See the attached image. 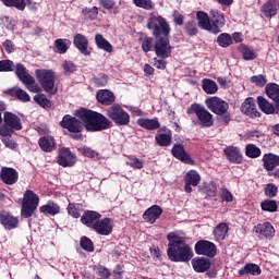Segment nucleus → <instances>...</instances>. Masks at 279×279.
Listing matches in <instances>:
<instances>
[{
	"instance_id": "obj_1",
	"label": "nucleus",
	"mask_w": 279,
	"mask_h": 279,
	"mask_svg": "<svg viewBox=\"0 0 279 279\" xmlns=\"http://www.w3.org/2000/svg\"><path fill=\"white\" fill-rule=\"evenodd\" d=\"M148 29H153V36H155L156 41L154 44V51L157 58L167 60L171 58L173 51V46L169 41V36L171 34V26L165 17L153 16L147 23Z\"/></svg>"
},
{
	"instance_id": "obj_2",
	"label": "nucleus",
	"mask_w": 279,
	"mask_h": 279,
	"mask_svg": "<svg viewBox=\"0 0 279 279\" xmlns=\"http://www.w3.org/2000/svg\"><path fill=\"white\" fill-rule=\"evenodd\" d=\"M167 239L169 241L167 254L172 263H189L193 258V250L186 244V238L178 232H170Z\"/></svg>"
},
{
	"instance_id": "obj_3",
	"label": "nucleus",
	"mask_w": 279,
	"mask_h": 279,
	"mask_svg": "<svg viewBox=\"0 0 279 279\" xmlns=\"http://www.w3.org/2000/svg\"><path fill=\"white\" fill-rule=\"evenodd\" d=\"M74 114L83 121L87 132H102V130H108L112 125V122L106 116L93 110L82 108L76 110Z\"/></svg>"
},
{
	"instance_id": "obj_4",
	"label": "nucleus",
	"mask_w": 279,
	"mask_h": 279,
	"mask_svg": "<svg viewBox=\"0 0 279 279\" xmlns=\"http://www.w3.org/2000/svg\"><path fill=\"white\" fill-rule=\"evenodd\" d=\"M205 106L210 112L220 117L221 123H226V125L230 123V113L228 112L230 105L226 100L217 96L209 97L205 100Z\"/></svg>"
},
{
	"instance_id": "obj_5",
	"label": "nucleus",
	"mask_w": 279,
	"mask_h": 279,
	"mask_svg": "<svg viewBox=\"0 0 279 279\" xmlns=\"http://www.w3.org/2000/svg\"><path fill=\"white\" fill-rule=\"evenodd\" d=\"M187 114H196L195 125H201V128H213L215 125V119L213 118V113L206 110V107L199 104H192L190 108H187Z\"/></svg>"
},
{
	"instance_id": "obj_6",
	"label": "nucleus",
	"mask_w": 279,
	"mask_h": 279,
	"mask_svg": "<svg viewBox=\"0 0 279 279\" xmlns=\"http://www.w3.org/2000/svg\"><path fill=\"white\" fill-rule=\"evenodd\" d=\"M38 204H40V197L37 196L36 193L32 190H26L23 195L21 215L24 219H29L36 213L38 208Z\"/></svg>"
},
{
	"instance_id": "obj_7",
	"label": "nucleus",
	"mask_w": 279,
	"mask_h": 279,
	"mask_svg": "<svg viewBox=\"0 0 279 279\" xmlns=\"http://www.w3.org/2000/svg\"><path fill=\"white\" fill-rule=\"evenodd\" d=\"M15 75L20 82L24 84L25 88L29 90V93H40V85L36 83V78H34V76L29 75L23 63H17L15 65Z\"/></svg>"
},
{
	"instance_id": "obj_8",
	"label": "nucleus",
	"mask_w": 279,
	"mask_h": 279,
	"mask_svg": "<svg viewBox=\"0 0 279 279\" xmlns=\"http://www.w3.org/2000/svg\"><path fill=\"white\" fill-rule=\"evenodd\" d=\"M35 75L48 95H56V73L51 70H36Z\"/></svg>"
},
{
	"instance_id": "obj_9",
	"label": "nucleus",
	"mask_w": 279,
	"mask_h": 279,
	"mask_svg": "<svg viewBox=\"0 0 279 279\" xmlns=\"http://www.w3.org/2000/svg\"><path fill=\"white\" fill-rule=\"evenodd\" d=\"M107 117L116 123V125H130V113L121 108L120 105H113L107 109Z\"/></svg>"
},
{
	"instance_id": "obj_10",
	"label": "nucleus",
	"mask_w": 279,
	"mask_h": 279,
	"mask_svg": "<svg viewBox=\"0 0 279 279\" xmlns=\"http://www.w3.org/2000/svg\"><path fill=\"white\" fill-rule=\"evenodd\" d=\"M194 250L198 256H207V258H215L217 256V246L210 241H197Z\"/></svg>"
},
{
	"instance_id": "obj_11",
	"label": "nucleus",
	"mask_w": 279,
	"mask_h": 279,
	"mask_svg": "<svg viewBox=\"0 0 279 279\" xmlns=\"http://www.w3.org/2000/svg\"><path fill=\"white\" fill-rule=\"evenodd\" d=\"M60 125L63 130H68V132H71L72 134H80L82 130H84V122L70 114L63 117Z\"/></svg>"
},
{
	"instance_id": "obj_12",
	"label": "nucleus",
	"mask_w": 279,
	"mask_h": 279,
	"mask_svg": "<svg viewBox=\"0 0 279 279\" xmlns=\"http://www.w3.org/2000/svg\"><path fill=\"white\" fill-rule=\"evenodd\" d=\"M240 110L243 114L250 117V119H258V117H260V112L256 108V102L252 97L246 98L245 101L242 102Z\"/></svg>"
},
{
	"instance_id": "obj_13",
	"label": "nucleus",
	"mask_w": 279,
	"mask_h": 279,
	"mask_svg": "<svg viewBox=\"0 0 279 279\" xmlns=\"http://www.w3.org/2000/svg\"><path fill=\"white\" fill-rule=\"evenodd\" d=\"M77 162V158L69 148H61L58 157L60 167H73Z\"/></svg>"
},
{
	"instance_id": "obj_14",
	"label": "nucleus",
	"mask_w": 279,
	"mask_h": 279,
	"mask_svg": "<svg viewBox=\"0 0 279 279\" xmlns=\"http://www.w3.org/2000/svg\"><path fill=\"white\" fill-rule=\"evenodd\" d=\"M211 15V34H220L221 27L226 25V17H223V13H221L217 9H213L210 11Z\"/></svg>"
},
{
	"instance_id": "obj_15",
	"label": "nucleus",
	"mask_w": 279,
	"mask_h": 279,
	"mask_svg": "<svg viewBox=\"0 0 279 279\" xmlns=\"http://www.w3.org/2000/svg\"><path fill=\"white\" fill-rule=\"evenodd\" d=\"M0 180H2L3 184L12 186L19 182V172L14 168L3 167L0 171Z\"/></svg>"
},
{
	"instance_id": "obj_16",
	"label": "nucleus",
	"mask_w": 279,
	"mask_h": 279,
	"mask_svg": "<svg viewBox=\"0 0 279 279\" xmlns=\"http://www.w3.org/2000/svg\"><path fill=\"white\" fill-rule=\"evenodd\" d=\"M257 106L264 114H279L278 102L271 104L263 96L257 97Z\"/></svg>"
},
{
	"instance_id": "obj_17",
	"label": "nucleus",
	"mask_w": 279,
	"mask_h": 279,
	"mask_svg": "<svg viewBox=\"0 0 279 279\" xmlns=\"http://www.w3.org/2000/svg\"><path fill=\"white\" fill-rule=\"evenodd\" d=\"M38 146L41 149V151H45V154H51V151H56L58 148L56 144V138L51 135H44L38 140Z\"/></svg>"
},
{
	"instance_id": "obj_18",
	"label": "nucleus",
	"mask_w": 279,
	"mask_h": 279,
	"mask_svg": "<svg viewBox=\"0 0 279 279\" xmlns=\"http://www.w3.org/2000/svg\"><path fill=\"white\" fill-rule=\"evenodd\" d=\"M202 182V177L199 173L195 170H190L185 174V186L184 191L185 193H193V187L191 186H197Z\"/></svg>"
},
{
	"instance_id": "obj_19",
	"label": "nucleus",
	"mask_w": 279,
	"mask_h": 279,
	"mask_svg": "<svg viewBox=\"0 0 279 279\" xmlns=\"http://www.w3.org/2000/svg\"><path fill=\"white\" fill-rule=\"evenodd\" d=\"M3 121L4 124L7 125V128H10V130H23V124L21 123V118H19V116L10 112V111H5L3 114Z\"/></svg>"
},
{
	"instance_id": "obj_20",
	"label": "nucleus",
	"mask_w": 279,
	"mask_h": 279,
	"mask_svg": "<svg viewBox=\"0 0 279 279\" xmlns=\"http://www.w3.org/2000/svg\"><path fill=\"white\" fill-rule=\"evenodd\" d=\"M73 45L83 56H90V50H88V38L83 34L74 35Z\"/></svg>"
},
{
	"instance_id": "obj_21",
	"label": "nucleus",
	"mask_w": 279,
	"mask_h": 279,
	"mask_svg": "<svg viewBox=\"0 0 279 279\" xmlns=\"http://www.w3.org/2000/svg\"><path fill=\"white\" fill-rule=\"evenodd\" d=\"M254 232L256 234H260L264 239H274L276 235V229H274V226L270 225V222H264L255 226Z\"/></svg>"
},
{
	"instance_id": "obj_22",
	"label": "nucleus",
	"mask_w": 279,
	"mask_h": 279,
	"mask_svg": "<svg viewBox=\"0 0 279 279\" xmlns=\"http://www.w3.org/2000/svg\"><path fill=\"white\" fill-rule=\"evenodd\" d=\"M223 151L229 162H233V165H241V162H243V155L241 154V149H239V147L229 146L225 148Z\"/></svg>"
},
{
	"instance_id": "obj_23",
	"label": "nucleus",
	"mask_w": 279,
	"mask_h": 279,
	"mask_svg": "<svg viewBox=\"0 0 279 279\" xmlns=\"http://www.w3.org/2000/svg\"><path fill=\"white\" fill-rule=\"evenodd\" d=\"M279 1L278 0H268L262 5V13L266 19H274L278 14Z\"/></svg>"
},
{
	"instance_id": "obj_24",
	"label": "nucleus",
	"mask_w": 279,
	"mask_h": 279,
	"mask_svg": "<svg viewBox=\"0 0 279 279\" xmlns=\"http://www.w3.org/2000/svg\"><path fill=\"white\" fill-rule=\"evenodd\" d=\"M160 215H162V207L158 205H153L143 214V219L147 221V223H156L157 219H160Z\"/></svg>"
},
{
	"instance_id": "obj_25",
	"label": "nucleus",
	"mask_w": 279,
	"mask_h": 279,
	"mask_svg": "<svg viewBox=\"0 0 279 279\" xmlns=\"http://www.w3.org/2000/svg\"><path fill=\"white\" fill-rule=\"evenodd\" d=\"M192 267L196 274H204L211 267L210 259L205 257H195L192 259Z\"/></svg>"
},
{
	"instance_id": "obj_26",
	"label": "nucleus",
	"mask_w": 279,
	"mask_h": 279,
	"mask_svg": "<svg viewBox=\"0 0 279 279\" xmlns=\"http://www.w3.org/2000/svg\"><path fill=\"white\" fill-rule=\"evenodd\" d=\"M94 230L102 236H108V234H112V225L110 223V218H104L102 220H98V222L94 225Z\"/></svg>"
},
{
	"instance_id": "obj_27",
	"label": "nucleus",
	"mask_w": 279,
	"mask_h": 279,
	"mask_svg": "<svg viewBox=\"0 0 279 279\" xmlns=\"http://www.w3.org/2000/svg\"><path fill=\"white\" fill-rule=\"evenodd\" d=\"M96 99L102 106H112L114 104V93L108 89H100L96 94Z\"/></svg>"
},
{
	"instance_id": "obj_28",
	"label": "nucleus",
	"mask_w": 279,
	"mask_h": 279,
	"mask_svg": "<svg viewBox=\"0 0 279 279\" xmlns=\"http://www.w3.org/2000/svg\"><path fill=\"white\" fill-rule=\"evenodd\" d=\"M263 167L266 171H274L276 167H279V156L271 153L263 156Z\"/></svg>"
},
{
	"instance_id": "obj_29",
	"label": "nucleus",
	"mask_w": 279,
	"mask_h": 279,
	"mask_svg": "<svg viewBox=\"0 0 279 279\" xmlns=\"http://www.w3.org/2000/svg\"><path fill=\"white\" fill-rule=\"evenodd\" d=\"M172 156H174V158H178V160L185 162V165H191L193 162L189 154H186V150H184V146H182L181 144H175L172 147Z\"/></svg>"
},
{
	"instance_id": "obj_30",
	"label": "nucleus",
	"mask_w": 279,
	"mask_h": 279,
	"mask_svg": "<svg viewBox=\"0 0 279 279\" xmlns=\"http://www.w3.org/2000/svg\"><path fill=\"white\" fill-rule=\"evenodd\" d=\"M196 19L198 21V27L201 29H205L206 32H210L213 34V22L210 21V17L206 12L204 11H198L196 13Z\"/></svg>"
},
{
	"instance_id": "obj_31",
	"label": "nucleus",
	"mask_w": 279,
	"mask_h": 279,
	"mask_svg": "<svg viewBox=\"0 0 279 279\" xmlns=\"http://www.w3.org/2000/svg\"><path fill=\"white\" fill-rule=\"evenodd\" d=\"M101 215L97 211H86L82 217L81 221L88 228H95V225L99 221Z\"/></svg>"
},
{
	"instance_id": "obj_32",
	"label": "nucleus",
	"mask_w": 279,
	"mask_h": 279,
	"mask_svg": "<svg viewBox=\"0 0 279 279\" xmlns=\"http://www.w3.org/2000/svg\"><path fill=\"white\" fill-rule=\"evenodd\" d=\"M5 93H7V95H11V97H16V99H19V101H23L24 104L27 101H31V99H32L29 94H27V92H25L21 87L10 88Z\"/></svg>"
},
{
	"instance_id": "obj_33",
	"label": "nucleus",
	"mask_w": 279,
	"mask_h": 279,
	"mask_svg": "<svg viewBox=\"0 0 279 279\" xmlns=\"http://www.w3.org/2000/svg\"><path fill=\"white\" fill-rule=\"evenodd\" d=\"M0 222L5 230H14V228H19V218L12 215L0 214Z\"/></svg>"
},
{
	"instance_id": "obj_34",
	"label": "nucleus",
	"mask_w": 279,
	"mask_h": 279,
	"mask_svg": "<svg viewBox=\"0 0 279 279\" xmlns=\"http://www.w3.org/2000/svg\"><path fill=\"white\" fill-rule=\"evenodd\" d=\"M95 44H96V47H98V49H101L107 53H112V51H114V48L110 45V41L104 38V35L101 34L95 35Z\"/></svg>"
},
{
	"instance_id": "obj_35",
	"label": "nucleus",
	"mask_w": 279,
	"mask_h": 279,
	"mask_svg": "<svg viewBox=\"0 0 279 279\" xmlns=\"http://www.w3.org/2000/svg\"><path fill=\"white\" fill-rule=\"evenodd\" d=\"M260 266L256 264H246L239 270V276H260Z\"/></svg>"
},
{
	"instance_id": "obj_36",
	"label": "nucleus",
	"mask_w": 279,
	"mask_h": 279,
	"mask_svg": "<svg viewBox=\"0 0 279 279\" xmlns=\"http://www.w3.org/2000/svg\"><path fill=\"white\" fill-rule=\"evenodd\" d=\"M137 125H140V128H144V130L154 131L160 128V122L158 121V118L140 119L137 120Z\"/></svg>"
},
{
	"instance_id": "obj_37",
	"label": "nucleus",
	"mask_w": 279,
	"mask_h": 279,
	"mask_svg": "<svg viewBox=\"0 0 279 279\" xmlns=\"http://www.w3.org/2000/svg\"><path fill=\"white\" fill-rule=\"evenodd\" d=\"M266 95L274 101V104H278L279 107V85L276 83H269L266 85Z\"/></svg>"
},
{
	"instance_id": "obj_38",
	"label": "nucleus",
	"mask_w": 279,
	"mask_h": 279,
	"mask_svg": "<svg viewBox=\"0 0 279 279\" xmlns=\"http://www.w3.org/2000/svg\"><path fill=\"white\" fill-rule=\"evenodd\" d=\"M202 88L207 95H215L217 94V90H219L217 83L210 78H204L202 81Z\"/></svg>"
},
{
	"instance_id": "obj_39",
	"label": "nucleus",
	"mask_w": 279,
	"mask_h": 279,
	"mask_svg": "<svg viewBox=\"0 0 279 279\" xmlns=\"http://www.w3.org/2000/svg\"><path fill=\"white\" fill-rule=\"evenodd\" d=\"M171 131H167L166 133H158L155 136V141L159 147H169L171 145Z\"/></svg>"
},
{
	"instance_id": "obj_40",
	"label": "nucleus",
	"mask_w": 279,
	"mask_h": 279,
	"mask_svg": "<svg viewBox=\"0 0 279 279\" xmlns=\"http://www.w3.org/2000/svg\"><path fill=\"white\" fill-rule=\"evenodd\" d=\"M227 235H228V225L222 222V223H219L214 229V236L216 241H223Z\"/></svg>"
},
{
	"instance_id": "obj_41",
	"label": "nucleus",
	"mask_w": 279,
	"mask_h": 279,
	"mask_svg": "<svg viewBox=\"0 0 279 279\" xmlns=\"http://www.w3.org/2000/svg\"><path fill=\"white\" fill-rule=\"evenodd\" d=\"M40 213H44L45 215H58L60 213V206L56 203H48L47 205H43L39 208Z\"/></svg>"
},
{
	"instance_id": "obj_42",
	"label": "nucleus",
	"mask_w": 279,
	"mask_h": 279,
	"mask_svg": "<svg viewBox=\"0 0 279 279\" xmlns=\"http://www.w3.org/2000/svg\"><path fill=\"white\" fill-rule=\"evenodd\" d=\"M54 46H56V51L57 53H66V51H69V47L71 46V40L69 39H57L54 41Z\"/></svg>"
},
{
	"instance_id": "obj_43",
	"label": "nucleus",
	"mask_w": 279,
	"mask_h": 279,
	"mask_svg": "<svg viewBox=\"0 0 279 279\" xmlns=\"http://www.w3.org/2000/svg\"><path fill=\"white\" fill-rule=\"evenodd\" d=\"M7 8H15L16 10H20L23 12L26 8L25 0H1Z\"/></svg>"
},
{
	"instance_id": "obj_44",
	"label": "nucleus",
	"mask_w": 279,
	"mask_h": 279,
	"mask_svg": "<svg viewBox=\"0 0 279 279\" xmlns=\"http://www.w3.org/2000/svg\"><path fill=\"white\" fill-rule=\"evenodd\" d=\"M239 51L242 53L243 60H256V52H254V49L241 45Z\"/></svg>"
},
{
	"instance_id": "obj_45",
	"label": "nucleus",
	"mask_w": 279,
	"mask_h": 279,
	"mask_svg": "<svg viewBox=\"0 0 279 279\" xmlns=\"http://www.w3.org/2000/svg\"><path fill=\"white\" fill-rule=\"evenodd\" d=\"M82 14L84 19H88L89 21H95L97 16H99V9L97 7L84 8L82 10Z\"/></svg>"
},
{
	"instance_id": "obj_46",
	"label": "nucleus",
	"mask_w": 279,
	"mask_h": 279,
	"mask_svg": "<svg viewBox=\"0 0 279 279\" xmlns=\"http://www.w3.org/2000/svg\"><path fill=\"white\" fill-rule=\"evenodd\" d=\"M35 104H38L41 108H51V100L48 99L45 94H37L34 96Z\"/></svg>"
},
{
	"instance_id": "obj_47",
	"label": "nucleus",
	"mask_w": 279,
	"mask_h": 279,
	"mask_svg": "<svg viewBox=\"0 0 279 279\" xmlns=\"http://www.w3.org/2000/svg\"><path fill=\"white\" fill-rule=\"evenodd\" d=\"M260 206L262 210L266 213H276L278 210V203H276V201L265 199L262 202Z\"/></svg>"
},
{
	"instance_id": "obj_48",
	"label": "nucleus",
	"mask_w": 279,
	"mask_h": 279,
	"mask_svg": "<svg viewBox=\"0 0 279 279\" xmlns=\"http://www.w3.org/2000/svg\"><path fill=\"white\" fill-rule=\"evenodd\" d=\"M245 154L247 158H258L260 156V148L254 144H247L245 146Z\"/></svg>"
},
{
	"instance_id": "obj_49",
	"label": "nucleus",
	"mask_w": 279,
	"mask_h": 279,
	"mask_svg": "<svg viewBox=\"0 0 279 279\" xmlns=\"http://www.w3.org/2000/svg\"><path fill=\"white\" fill-rule=\"evenodd\" d=\"M217 43L219 47H230L232 45V36L228 33H222L217 37Z\"/></svg>"
},
{
	"instance_id": "obj_50",
	"label": "nucleus",
	"mask_w": 279,
	"mask_h": 279,
	"mask_svg": "<svg viewBox=\"0 0 279 279\" xmlns=\"http://www.w3.org/2000/svg\"><path fill=\"white\" fill-rule=\"evenodd\" d=\"M14 71V62L12 60H1L0 61V73H10Z\"/></svg>"
},
{
	"instance_id": "obj_51",
	"label": "nucleus",
	"mask_w": 279,
	"mask_h": 279,
	"mask_svg": "<svg viewBox=\"0 0 279 279\" xmlns=\"http://www.w3.org/2000/svg\"><path fill=\"white\" fill-rule=\"evenodd\" d=\"M136 8H142L143 10H151L154 8V2L151 0H133Z\"/></svg>"
},
{
	"instance_id": "obj_52",
	"label": "nucleus",
	"mask_w": 279,
	"mask_h": 279,
	"mask_svg": "<svg viewBox=\"0 0 279 279\" xmlns=\"http://www.w3.org/2000/svg\"><path fill=\"white\" fill-rule=\"evenodd\" d=\"M265 195L267 197H276L278 195V186L274 183H269L265 187Z\"/></svg>"
},
{
	"instance_id": "obj_53",
	"label": "nucleus",
	"mask_w": 279,
	"mask_h": 279,
	"mask_svg": "<svg viewBox=\"0 0 279 279\" xmlns=\"http://www.w3.org/2000/svg\"><path fill=\"white\" fill-rule=\"evenodd\" d=\"M81 247L85 250V252H94L95 246L93 245V241L88 238L81 239Z\"/></svg>"
},
{
	"instance_id": "obj_54",
	"label": "nucleus",
	"mask_w": 279,
	"mask_h": 279,
	"mask_svg": "<svg viewBox=\"0 0 279 279\" xmlns=\"http://www.w3.org/2000/svg\"><path fill=\"white\" fill-rule=\"evenodd\" d=\"M80 151L83 156H86V158H99V153H97V150H93L90 147H83Z\"/></svg>"
},
{
	"instance_id": "obj_55",
	"label": "nucleus",
	"mask_w": 279,
	"mask_h": 279,
	"mask_svg": "<svg viewBox=\"0 0 279 279\" xmlns=\"http://www.w3.org/2000/svg\"><path fill=\"white\" fill-rule=\"evenodd\" d=\"M126 165L132 169H143V167H145V163L143 162V160L136 157L130 158V161L126 162Z\"/></svg>"
},
{
	"instance_id": "obj_56",
	"label": "nucleus",
	"mask_w": 279,
	"mask_h": 279,
	"mask_svg": "<svg viewBox=\"0 0 279 279\" xmlns=\"http://www.w3.org/2000/svg\"><path fill=\"white\" fill-rule=\"evenodd\" d=\"M142 49L143 51H145V53H149V51L154 49V38L147 37L146 39H144L142 43Z\"/></svg>"
},
{
	"instance_id": "obj_57",
	"label": "nucleus",
	"mask_w": 279,
	"mask_h": 279,
	"mask_svg": "<svg viewBox=\"0 0 279 279\" xmlns=\"http://www.w3.org/2000/svg\"><path fill=\"white\" fill-rule=\"evenodd\" d=\"M96 274L99 276L100 279H108L110 278V270L104 266H97L96 268Z\"/></svg>"
},
{
	"instance_id": "obj_58",
	"label": "nucleus",
	"mask_w": 279,
	"mask_h": 279,
	"mask_svg": "<svg viewBox=\"0 0 279 279\" xmlns=\"http://www.w3.org/2000/svg\"><path fill=\"white\" fill-rule=\"evenodd\" d=\"M62 69L64 73H75L77 66L72 61H63Z\"/></svg>"
},
{
	"instance_id": "obj_59",
	"label": "nucleus",
	"mask_w": 279,
	"mask_h": 279,
	"mask_svg": "<svg viewBox=\"0 0 279 279\" xmlns=\"http://www.w3.org/2000/svg\"><path fill=\"white\" fill-rule=\"evenodd\" d=\"M185 29L189 36H195V34H197V25L195 22H187L185 24Z\"/></svg>"
},
{
	"instance_id": "obj_60",
	"label": "nucleus",
	"mask_w": 279,
	"mask_h": 279,
	"mask_svg": "<svg viewBox=\"0 0 279 279\" xmlns=\"http://www.w3.org/2000/svg\"><path fill=\"white\" fill-rule=\"evenodd\" d=\"M251 82L253 84H256V86L263 87V86H265V84H267V78L263 75H257V76H253L251 78Z\"/></svg>"
},
{
	"instance_id": "obj_61",
	"label": "nucleus",
	"mask_w": 279,
	"mask_h": 279,
	"mask_svg": "<svg viewBox=\"0 0 279 279\" xmlns=\"http://www.w3.org/2000/svg\"><path fill=\"white\" fill-rule=\"evenodd\" d=\"M2 46L4 51L8 53H14V51H16V46H14V43H12L10 39H7L4 43H2Z\"/></svg>"
},
{
	"instance_id": "obj_62",
	"label": "nucleus",
	"mask_w": 279,
	"mask_h": 279,
	"mask_svg": "<svg viewBox=\"0 0 279 279\" xmlns=\"http://www.w3.org/2000/svg\"><path fill=\"white\" fill-rule=\"evenodd\" d=\"M68 213L71 217H74V219H80V209H77L75 204L68 205Z\"/></svg>"
},
{
	"instance_id": "obj_63",
	"label": "nucleus",
	"mask_w": 279,
	"mask_h": 279,
	"mask_svg": "<svg viewBox=\"0 0 279 279\" xmlns=\"http://www.w3.org/2000/svg\"><path fill=\"white\" fill-rule=\"evenodd\" d=\"M2 143L8 147L9 149H16L19 147V144L14 142V140H11V136L9 137H2Z\"/></svg>"
},
{
	"instance_id": "obj_64",
	"label": "nucleus",
	"mask_w": 279,
	"mask_h": 279,
	"mask_svg": "<svg viewBox=\"0 0 279 279\" xmlns=\"http://www.w3.org/2000/svg\"><path fill=\"white\" fill-rule=\"evenodd\" d=\"M94 82H95L96 86H106V84H108V75L100 74L99 76H97L95 78Z\"/></svg>"
}]
</instances>
